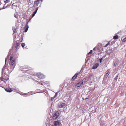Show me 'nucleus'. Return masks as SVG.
Wrapping results in <instances>:
<instances>
[{
  "label": "nucleus",
  "mask_w": 126,
  "mask_h": 126,
  "mask_svg": "<svg viewBox=\"0 0 126 126\" xmlns=\"http://www.w3.org/2000/svg\"><path fill=\"white\" fill-rule=\"evenodd\" d=\"M36 75L37 77L40 79L43 78L44 77V75L40 73H38L36 74Z\"/></svg>",
  "instance_id": "423d86ee"
},
{
  "label": "nucleus",
  "mask_w": 126,
  "mask_h": 126,
  "mask_svg": "<svg viewBox=\"0 0 126 126\" xmlns=\"http://www.w3.org/2000/svg\"><path fill=\"white\" fill-rule=\"evenodd\" d=\"M88 99V98H85V99Z\"/></svg>",
  "instance_id": "2f4dec72"
},
{
  "label": "nucleus",
  "mask_w": 126,
  "mask_h": 126,
  "mask_svg": "<svg viewBox=\"0 0 126 126\" xmlns=\"http://www.w3.org/2000/svg\"><path fill=\"white\" fill-rule=\"evenodd\" d=\"M79 72L76 73L72 78L71 80L72 81H73L74 80L76 79L78 75L79 74Z\"/></svg>",
  "instance_id": "6e6552de"
},
{
  "label": "nucleus",
  "mask_w": 126,
  "mask_h": 126,
  "mask_svg": "<svg viewBox=\"0 0 126 126\" xmlns=\"http://www.w3.org/2000/svg\"><path fill=\"white\" fill-rule=\"evenodd\" d=\"M1 78H2L3 79L4 81H7L9 80V76L7 74H5L3 75V74L2 73V76Z\"/></svg>",
  "instance_id": "7ed1b4c3"
},
{
  "label": "nucleus",
  "mask_w": 126,
  "mask_h": 126,
  "mask_svg": "<svg viewBox=\"0 0 126 126\" xmlns=\"http://www.w3.org/2000/svg\"><path fill=\"white\" fill-rule=\"evenodd\" d=\"M110 44V42H109L108 44H106L105 46H104V47H107Z\"/></svg>",
  "instance_id": "412c9836"
},
{
  "label": "nucleus",
  "mask_w": 126,
  "mask_h": 126,
  "mask_svg": "<svg viewBox=\"0 0 126 126\" xmlns=\"http://www.w3.org/2000/svg\"><path fill=\"white\" fill-rule=\"evenodd\" d=\"M116 64H116V63H114V65H116Z\"/></svg>",
  "instance_id": "7c9ffc66"
},
{
  "label": "nucleus",
  "mask_w": 126,
  "mask_h": 126,
  "mask_svg": "<svg viewBox=\"0 0 126 126\" xmlns=\"http://www.w3.org/2000/svg\"><path fill=\"white\" fill-rule=\"evenodd\" d=\"M33 13H34V14H36V13L35 11H34V12Z\"/></svg>",
  "instance_id": "c756f323"
},
{
  "label": "nucleus",
  "mask_w": 126,
  "mask_h": 126,
  "mask_svg": "<svg viewBox=\"0 0 126 126\" xmlns=\"http://www.w3.org/2000/svg\"><path fill=\"white\" fill-rule=\"evenodd\" d=\"M37 10H38V9H36L34 11H35L36 13Z\"/></svg>",
  "instance_id": "c85d7f7f"
},
{
  "label": "nucleus",
  "mask_w": 126,
  "mask_h": 126,
  "mask_svg": "<svg viewBox=\"0 0 126 126\" xmlns=\"http://www.w3.org/2000/svg\"><path fill=\"white\" fill-rule=\"evenodd\" d=\"M61 111L60 110L57 111L52 117L53 119L54 120L56 119L60 115Z\"/></svg>",
  "instance_id": "f03ea898"
},
{
  "label": "nucleus",
  "mask_w": 126,
  "mask_h": 126,
  "mask_svg": "<svg viewBox=\"0 0 126 126\" xmlns=\"http://www.w3.org/2000/svg\"><path fill=\"white\" fill-rule=\"evenodd\" d=\"M55 126H60L62 125L60 121V120H57L54 121V125Z\"/></svg>",
  "instance_id": "39448f33"
},
{
  "label": "nucleus",
  "mask_w": 126,
  "mask_h": 126,
  "mask_svg": "<svg viewBox=\"0 0 126 126\" xmlns=\"http://www.w3.org/2000/svg\"><path fill=\"white\" fill-rule=\"evenodd\" d=\"M110 73V69H108L107 71L106 72V74L105 75V77L106 78H107Z\"/></svg>",
  "instance_id": "f8f14e48"
},
{
  "label": "nucleus",
  "mask_w": 126,
  "mask_h": 126,
  "mask_svg": "<svg viewBox=\"0 0 126 126\" xmlns=\"http://www.w3.org/2000/svg\"><path fill=\"white\" fill-rule=\"evenodd\" d=\"M16 28H15L13 30V34H14L15 33V32H16Z\"/></svg>",
  "instance_id": "6ab92c4d"
},
{
  "label": "nucleus",
  "mask_w": 126,
  "mask_h": 126,
  "mask_svg": "<svg viewBox=\"0 0 126 126\" xmlns=\"http://www.w3.org/2000/svg\"><path fill=\"white\" fill-rule=\"evenodd\" d=\"M122 42H126V37L123 39L122 40Z\"/></svg>",
  "instance_id": "a211bd4d"
},
{
  "label": "nucleus",
  "mask_w": 126,
  "mask_h": 126,
  "mask_svg": "<svg viewBox=\"0 0 126 126\" xmlns=\"http://www.w3.org/2000/svg\"><path fill=\"white\" fill-rule=\"evenodd\" d=\"M21 39H19V41L20 42H22V41L23 40V36H21Z\"/></svg>",
  "instance_id": "aec40b11"
},
{
  "label": "nucleus",
  "mask_w": 126,
  "mask_h": 126,
  "mask_svg": "<svg viewBox=\"0 0 126 126\" xmlns=\"http://www.w3.org/2000/svg\"><path fill=\"white\" fill-rule=\"evenodd\" d=\"M83 85V82L82 81H80L76 85V86L77 87H79Z\"/></svg>",
  "instance_id": "1a4fd4ad"
},
{
  "label": "nucleus",
  "mask_w": 126,
  "mask_h": 126,
  "mask_svg": "<svg viewBox=\"0 0 126 126\" xmlns=\"http://www.w3.org/2000/svg\"><path fill=\"white\" fill-rule=\"evenodd\" d=\"M9 2V0H6L4 2L5 3H6Z\"/></svg>",
  "instance_id": "4be33fe9"
},
{
  "label": "nucleus",
  "mask_w": 126,
  "mask_h": 126,
  "mask_svg": "<svg viewBox=\"0 0 126 126\" xmlns=\"http://www.w3.org/2000/svg\"><path fill=\"white\" fill-rule=\"evenodd\" d=\"M13 57L11 56L10 59V66H12L13 65L15 64V60H13L12 61L13 59Z\"/></svg>",
  "instance_id": "20e7f679"
},
{
  "label": "nucleus",
  "mask_w": 126,
  "mask_h": 126,
  "mask_svg": "<svg viewBox=\"0 0 126 126\" xmlns=\"http://www.w3.org/2000/svg\"><path fill=\"white\" fill-rule=\"evenodd\" d=\"M21 46L24 48V47L25 46V44L24 43H22L21 44Z\"/></svg>",
  "instance_id": "f3484780"
},
{
  "label": "nucleus",
  "mask_w": 126,
  "mask_h": 126,
  "mask_svg": "<svg viewBox=\"0 0 126 126\" xmlns=\"http://www.w3.org/2000/svg\"><path fill=\"white\" fill-rule=\"evenodd\" d=\"M4 83H6V82L1 77L0 78V86H1L4 84Z\"/></svg>",
  "instance_id": "0eeeda50"
},
{
  "label": "nucleus",
  "mask_w": 126,
  "mask_h": 126,
  "mask_svg": "<svg viewBox=\"0 0 126 126\" xmlns=\"http://www.w3.org/2000/svg\"><path fill=\"white\" fill-rule=\"evenodd\" d=\"M99 60H100V63H101L102 61V58H101L100 59H99Z\"/></svg>",
  "instance_id": "a878e982"
},
{
  "label": "nucleus",
  "mask_w": 126,
  "mask_h": 126,
  "mask_svg": "<svg viewBox=\"0 0 126 126\" xmlns=\"http://www.w3.org/2000/svg\"><path fill=\"white\" fill-rule=\"evenodd\" d=\"M103 48L100 45H98L93 49V50H91L88 54V55L92 54L93 55H99L102 52Z\"/></svg>",
  "instance_id": "f257e3e1"
},
{
  "label": "nucleus",
  "mask_w": 126,
  "mask_h": 126,
  "mask_svg": "<svg viewBox=\"0 0 126 126\" xmlns=\"http://www.w3.org/2000/svg\"><path fill=\"white\" fill-rule=\"evenodd\" d=\"M42 0H37L36 1V2L39 3L40 1H41V2L42 1Z\"/></svg>",
  "instance_id": "5701e85b"
},
{
  "label": "nucleus",
  "mask_w": 126,
  "mask_h": 126,
  "mask_svg": "<svg viewBox=\"0 0 126 126\" xmlns=\"http://www.w3.org/2000/svg\"><path fill=\"white\" fill-rule=\"evenodd\" d=\"M15 3H14L12 4V6H17L16 5H15Z\"/></svg>",
  "instance_id": "393cba45"
},
{
  "label": "nucleus",
  "mask_w": 126,
  "mask_h": 126,
  "mask_svg": "<svg viewBox=\"0 0 126 126\" xmlns=\"http://www.w3.org/2000/svg\"><path fill=\"white\" fill-rule=\"evenodd\" d=\"M65 103H62L58 105L59 108H62L64 106H65Z\"/></svg>",
  "instance_id": "ddd939ff"
},
{
  "label": "nucleus",
  "mask_w": 126,
  "mask_h": 126,
  "mask_svg": "<svg viewBox=\"0 0 126 126\" xmlns=\"http://www.w3.org/2000/svg\"><path fill=\"white\" fill-rule=\"evenodd\" d=\"M35 14L33 13L32 15V17H33L35 16Z\"/></svg>",
  "instance_id": "bb28decb"
},
{
  "label": "nucleus",
  "mask_w": 126,
  "mask_h": 126,
  "mask_svg": "<svg viewBox=\"0 0 126 126\" xmlns=\"http://www.w3.org/2000/svg\"><path fill=\"white\" fill-rule=\"evenodd\" d=\"M119 37L117 35H116L114 36L113 37V39H117Z\"/></svg>",
  "instance_id": "dca6fc26"
},
{
  "label": "nucleus",
  "mask_w": 126,
  "mask_h": 126,
  "mask_svg": "<svg viewBox=\"0 0 126 126\" xmlns=\"http://www.w3.org/2000/svg\"><path fill=\"white\" fill-rule=\"evenodd\" d=\"M29 21H28L26 25L25 26L24 29H25V32H27L28 30V28H29V26L28 25V22Z\"/></svg>",
  "instance_id": "9d476101"
},
{
  "label": "nucleus",
  "mask_w": 126,
  "mask_h": 126,
  "mask_svg": "<svg viewBox=\"0 0 126 126\" xmlns=\"http://www.w3.org/2000/svg\"><path fill=\"white\" fill-rule=\"evenodd\" d=\"M118 77V75L114 79L116 80Z\"/></svg>",
  "instance_id": "b1692460"
},
{
  "label": "nucleus",
  "mask_w": 126,
  "mask_h": 126,
  "mask_svg": "<svg viewBox=\"0 0 126 126\" xmlns=\"http://www.w3.org/2000/svg\"><path fill=\"white\" fill-rule=\"evenodd\" d=\"M20 45L19 42L18 41H16V48H17Z\"/></svg>",
  "instance_id": "2eb2a0df"
},
{
  "label": "nucleus",
  "mask_w": 126,
  "mask_h": 126,
  "mask_svg": "<svg viewBox=\"0 0 126 126\" xmlns=\"http://www.w3.org/2000/svg\"><path fill=\"white\" fill-rule=\"evenodd\" d=\"M5 91L7 92H10L13 91V90L10 88H8L5 89Z\"/></svg>",
  "instance_id": "4468645a"
},
{
  "label": "nucleus",
  "mask_w": 126,
  "mask_h": 126,
  "mask_svg": "<svg viewBox=\"0 0 126 126\" xmlns=\"http://www.w3.org/2000/svg\"><path fill=\"white\" fill-rule=\"evenodd\" d=\"M36 81L38 82V81Z\"/></svg>",
  "instance_id": "473e14b6"
},
{
  "label": "nucleus",
  "mask_w": 126,
  "mask_h": 126,
  "mask_svg": "<svg viewBox=\"0 0 126 126\" xmlns=\"http://www.w3.org/2000/svg\"><path fill=\"white\" fill-rule=\"evenodd\" d=\"M99 65V64L98 63H96L93 66L92 68L93 69H96Z\"/></svg>",
  "instance_id": "9b49d317"
},
{
  "label": "nucleus",
  "mask_w": 126,
  "mask_h": 126,
  "mask_svg": "<svg viewBox=\"0 0 126 126\" xmlns=\"http://www.w3.org/2000/svg\"><path fill=\"white\" fill-rule=\"evenodd\" d=\"M38 83H39V84H41V85H42V84H43V83L41 82H38Z\"/></svg>",
  "instance_id": "cd10ccee"
}]
</instances>
